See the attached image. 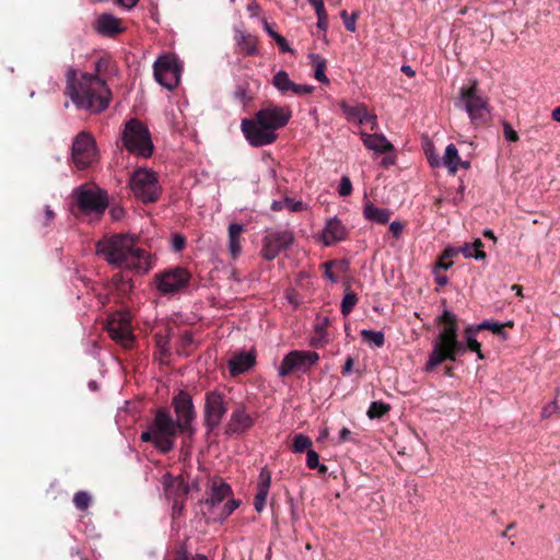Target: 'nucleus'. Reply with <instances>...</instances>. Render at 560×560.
Segmentation results:
<instances>
[{
	"mask_svg": "<svg viewBox=\"0 0 560 560\" xmlns=\"http://www.w3.org/2000/svg\"><path fill=\"white\" fill-rule=\"evenodd\" d=\"M361 140L366 149L376 153L393 152L394 145L382 133L360 132Z\"/></svg>",
	"mask_w": 560,
	"mask_h": 560,
	"instance_id": "4be33fe9",
	"label": "nucleus"
},
{
	"mask_svg": "<svg viewBox=\"0 0 560 560\" xmlns=\"http://www.w3.org/2000/svg\"><path fill=\"white\" fill-rule=\"evenodd\" d=\"M55 218V212L51 210V208L49 206H46L45 207V219H46V222L45 224L51 222Z\"/></svg>",
	"mask_w": 560,
	"mask_h": 560,
	"instance_id": "0e129e2a",
	"label": "nucleus"
},
{
	"mask_svg": "<svg viewBox=\"0 0 560 560\" xmlns=\"http://www.w3.org/2000/svg\"><path fill=\"white\" fill-rule=\"evenodd\" d=\"M479 331L477 326H468L465 329V342H463L466 347V350L469 349L477 353L479 360L483 359V354L480 349V343L476 339V332Z\"/></svg>",
	"mask_w": 560,
	"mask_h": 560,
	"instance_id": "473e14b6",
	"label": "nucleus"
},
{
	"mask_svg": "<svg viewBox=\"0 0 560 560\" xmlns=\"http://www.w3.org/2000/svg\"><path fill=\"white\" fill-rule=\"evenodd\" d=\"M443 165L447 168L448 173L454 175L459 167L468 170L470 167L469 161H462L458 154V150L455 144L450 143L442 158Z\"/></svg>",
	"mask_w": 560,
	"mask_h": 560,
	"instance_id": "393cba45",
	"label": "nucleus"
},
{
	"mask_svg": "<svg viewBox=\"0 0 560 560\" xmlns=\"http://www.w3.org/2000/svg\"><path fill=\"white\" fill-rule=\"evenodd\" d=\"M255 118L269 130L277 132L284 127L291 118V110L279 105H269L258 110Z\"/></svg>",
	"mask_w": 560,
	"mask_h": 560,
	"instance_id": "a211bd4d",
	"label": "nucleus"
},
{
	"mask_svg": "<svg viewBox=\"0 0 560 560\" xmlns=\"http://www.w3.org/2000/svg\"><path fill=\"white\" fill-rule=\"evenodd\" d=\"M357 19H358V13L354 12V13H352V15L350 18H347L346 21L343 22L346 28L349 32H352V33L355 32V30H357V27H355Z\"/></svg>",
	"mask_w": 560,
	"mask_h": 560,
	"instance_id": "603ef678",
	"label": "nucleus"
},
{
	"mask_svg": "<svg viewBox=\"0 0 560 560\" xmlns=\"http://www.w3.org/2000/svg\"><path fill=\"white\" fill-rule=\"evenodd\" d=\"M244 231L243 224L240 223H231L228 229V248L233 259H236L241 252V234Z\"/></svg>",
	"mask_w": 560,
	"mask_h": 560,
	"instance_id": "cd10ccee",
	"label": "nucleus"
},
{
	"mask_svg": "<svg viewBox=\"0 0 560 560\" xmlns=\"http://www.w3.org/2000/svg\"><path fill=\"white\" fill-rule=\"evenodd\" d=\"M185 244H186V240L184 236H182L179 234H174L172 236V248L175 252H180L185 247Z\"/></svg>",
	"mask_w": 560,
	"mask_h": 560,
	"instance_id": "8fccbe9b",
	"label": "nucleus"
},
{
	"mask_svg": "<svg viewBox=\"0 0 560 560\" xmlns=\"http://www.w3.org/2000/svg\"><path fill=\"white\" fill-rule=\"evenodd\" d=\"M400 70H401V72H404L409 78H412L416 74L415 70L410 66H408V65H402Z\"/></svg>",
	"mask_w": 560,
	"mask_h": 560,
	"instance_id": "338daca9",
	"label": "nucleus"
},
{
	"mask_svg": "<svg viewBox=\"0 0 560 560\" xmlns=\"http://www.w3.org/2000/svg\"><path fill=\"white\" fill-rule=\"evenodd\" d=\"M116 2L127 9H132L138 4L139 0H116Z\"/></svg>",
	"mask_w": 560,
	"mask_h": 560,
	"instance_id": "680f3d73",
	"label": "nucleus"
},
{
	"mask_svg": "<svg viewBox=\"0 0 560 560\" xmlns=\"http://www.w3.org/2000/svg\"><path fill=\"white\" fill-rule=\"evenodd\" d=\"M121 140L124 147L133 155L149 158L153 152L150 131L137 118H131L125 124Z\"/></svg>",
	"mask_w": 560,
	"mask_h": 560,
	"instance_id": "39448f33",
	"label": "nucleus"
},
{
	"mask_svg": "<svg viewBox=\"0 0 560 560\" xmlns=\"http://www.w3.org/2000/svg\"><path fill=\"white\" fill-rule=\"evenodd\" d=\"M66 95L73 105L91 114L104 112L110 104L112 92L106 81L88 72L69 68L66 72Z\"/></svg>",
	"mask_w": 560,
	"mask_h": 560,
	"instance_id": "7ed1b4c3",
	"label": "nucleus"
},
{
	"mask_svg": "<svg viewBox=\"0 0 560 560\" xmlns=\"http://www.w3.org/2000/svg\"><path fill=\"white\" fill-rule=\"evenodd\" d=\"M361 335L366 343L377 348L382 347L385 342L384 334L378 330L363 329Z\"/></svg>",
	"mask_w": 560,
	"mask_h": 560,
	"instance_id": "e433bc0d",
	"label": "nucleus"
},
{
	"mask_svg": "<svg viewBox=\"0 0 560 560\" xmlns=\"http://www.w3.org/2000/svg\"><path fill=\"white\" fill-rule=\"evenodd\" d=\"M390 215V210L377 208L372 202H366L363 207L364 219L373 223L385 224L389 221Z\"/></svg>",
	"mask_w": 560,
	"mask_h": 560,
	"instance_id": "c756f323",
	"label": "nucleus"
},
{
	"mask_svg": "<svg viewBox=\"0 0 560 560\" xmlns=\"http://www.w3.org/2000/svg\"><path fill=\"white\" fill-rule=\"evenodd\" d=\"M172 402L177 419L174 420L168 410L158 409L149 428L141 433L142 442H151L164 454L174 448L178 432L194 433L191 422L195 419V408L190 395L180 390L173 397Z\"/></svg>",
	"mask_w": 560,
	"mask_h": 560,
	"instance_id": "f257e3e1",
	"label": "nucleus"
},
{
	"mask_svg": "<svg viewBox=\"0 0 560 560\" xmlns=\"http://www.w3.org/2000/svg\"><path fill=\"white\" fill-rule=\"evenodd\" d=\"M271 485V474L267 468H262L259 472L257 493L254 499L255 510L260 513L265 505Z\"/></svg>",
	"mask_w": 560,
	"mask_h": 560,
	"instance_id": "b1692460",
	"label": "nucleus"
},
{
	"mask_svg": "<svg viewBox=\"0 0 560 560\" xmlns=\"http://www.w3.org/2000/svg\"><path fill=\"white\" fill-rule=\"evenodd\" d=\"M255 423V419L246 411L245 407L235 408L225 424L228 435H238L248 431Z\"/></svg>",
	"mask_w": 560,
	"mask_h": 560,
	"instance_id": "6ab92c4d",
	"label": "nucleus"
},
{
	"mask_svg": "<svg viewBox=\"0 0 560 560\" xmlns=\"http://www.w3.org/2000/svg\"><path fill=\"white\" fill-rule=\"evenodd\" d=\"M310 59L315 67L314 78L324 84H328L329 80L325 74L326 60L317 54H311Z\"/></svg>",
	"mask_w": 560,
	"mask_h": 560,
	"instance_id": "72a5a7b5",
	"label": "nucleus"
},
{
	"mask_svg": "<svg viewBox=\"0 0 560 560\" xmlns=\"http://www.w3.org/2000/svg\"><path fill=\"white\" fill-rule=\"evenodd\" d=\"M94 71L95 73H92L93 75L100 77L106 81V77L115 73L116 70L109 58L102 57L95 61Z\"/></svg>",
	"mask_w": 560,
	"mask_h": 560,
	"instance_id": "f704fd0d",
	"label": "nucleus"
},
{
	"mask_svg": "<svg viewBox=\"0 0 560 560\" xmlns=\"http://www.w3.org/2000/svg\"><path fill=\"white\" fill-rule=\"evenodd\" d=\"M162 483L166 499L172 502L173 517L180 515L189 491L184 478L165 474Z\"/></svg>",
	"mask_w": 560,
	"mask_h": 560,
	"instance_id": "f8f14e48",
	"label": "nucleus"
},
{
	"mask_svg": "<svg viewBox=\"0 0 560 560\" xmlns=\"http://www.w3.org/2000/svg\"><path fill=\"white\" fill-rule=\"evenodd\" d=\"M234 98L244 106L253 100V96L249 94V88L247 83L238 84L235 88Z\"/></svg>",
	"mask_w": 560,
	"mask_h": 560,
	"instance_id": "a19ab883",
	"label": "nucleus"
},
{
	"mask_svg": "<svg viewBox=\"0 0 560 560\" xmlns=\"http://www.w3.org/2000/svg\"><path fill=\"white\" fill-rule=\"evenodd\" d=\"M342 110L348 119L355 120L360 125L372 124L371 129L374 130L377 127L376 116L371 115L364 106H350L347 104L342 105Z\"/></svg>",
	"mask_w": 560,
	"mask_h": 560,
	"instance_id": "a878e982",
	"label": "nucleus"
},
{
	"mask_svg": "<svg viewBox=\"0 0 560 560\" xmlns=\"http://www.w3.org/2000/svg\"><path fill=\"white\" fill-rule=\"evenodd\" d=\"M240 506V500L230 499L228 502L222 506L221 511L218 513V515L214 517L215 520H219L220 522H223L229 515H231L237 508Z\"/></svg>",
	"mask_w": 560,
	"mask_h": 560,
	"instance_id": "37998d69",
	"label": "nucleus"
},
{
	"mask_svg": "<svg viewBox=\"0 0 560 560\" xmlns=\"http://www.w3.org/2000/svg\"><path fill=\"white\" fill-rule=\"evenodd\" d=\"M131 315L127 311L113 314L107 322V331L112 339L128 348L133 342L131 331Z\"/></svg>",
	"mask_w": 560,
	"mask_h": 560,
	"instance_id": "2eb2a0df",
	"label": "nucleus"
},
{
	"mask_svg": "<svg viewBox=\"0 0 560 560\" xmlns=\"http://www.w3.org/2000/svg\"><path fill=\"white\" fill-rule=\"evenodd\" d=\"M275 40L282 52H292L291 47L289 46L287 39L282 35L277 36Z\"/></svg>",
	"mask_w": 560,
	"mask_h": 560,
	"instance_id": "864d4df0",
	"label": "nucleus"
},
{
	"mask_svg": "<svg viewBox=\"0 0 560 560\" xmlns=\"http://www.w3.org/2000/svg\"><path fill=\"white\" fill-rule=\"evenodd\" d=\"M72 160L79 170L92 166L98 160V150L94 137L81 131L72 143Z\"/></svg>",
	"mask_w": 560,
	"mask_h": 560,
	"instance_id": "1a4fd4ad",
	"label": "nucleus"
},
{
	"mask_svg": "<svg viewBox=\"0 0 560 560\" xmlns=\"http://www.w3.org/2000/svg\"><path fill=\"white\" fill-rule=\"evenodd\" d=\"M353 364H354L353 358L352 357H348L346 362H345V365L342 368V374L343 375H349L352 372Z\"/></svg>",
	"mask_w": 560,
	"mask_h": 560,
	"instance_id": "bf43d9fd",
	"label": "nucleus"
},
{
	"mask_svg": "<svg viewBox=\"0 0 560 560\" xmlns=\"http://www.w3.org/2000/svg\"><path fill=\"white\" fill-rule=\"evenodd\" d=\"M190 280V273L183 267H174L154 276L156 289L162 294H173L184 289Z\"/></svg>",
	"mask_w": 560,
	"mask_h": 560,
	"instance_id": "9b49d317",
	"label": "nucleus"
},
{
	"mask_svg": "<svg viewBox=\"0 0 560 560\" xmlns=\"http://www.w3.org/2000/svg\"><path fill=\"white\" fill-rule=\"evenodd\" d=\"M176 560H208L206 556L203 555H195L190 556L186 551L180 552Z\"/></svg>",
	"mask_w": 560,
	"mask_h": 560,
	"instance_id": "5fc2aeb1",
	"label": "nucleus"
},
{
	"mask_svg": "<svg viewBox=\"0 0 560 560\" xmlns=\"http://www.w3.org/2000/svg\"><path fill=\"white\" fill-rule=\"evenodd\" d=\"M460 253V247H450L444 252V258H452Z\"/></svg>",
	"mask_w": 560,
	"mask_h": 560,
	"instance_id": "052dcab7",
	"label": "nucleus"
},
{
	"mask_svg": "<svg viewBox=\"0 0 560 560\" xmlns=\"http://www.w3.org/2000/svg\"><path fill=\"white\" fill-rule=\"evenodd\" d=\"M388 410L389 406L387 404L383 401H373L366 411V416L370 419H376L384 416Z\"/></svg>",
	"mask_w": 560,
	"mask_h": 560,
	"instance_id": "ea45409f",
	"label": "nucleus"
},
{
	"mask_svg": "<svg viewBox=\"0 0 560 560\" xmlns=\"http://www.w3.org/2000/svg\"><path fill=\"white\" fill-rule=\"evenodd\" d=\"M270 208L273 211L288 210L290 212H300L305 209V205L300 200L285 197L281 200H273Z\"/></svg>",
	"mask_w": 560,
	"mask_h": 560,
	"instance_id": "2f4dec72",
	"label": "nucleus"
},
{
	"mask_svg": "<svg viewBox=\"0 0 560 560\" xmlns=\"http://www.w3.org/2000/svg\"><path fill=\"white\" fill-rule=\"evenodd\" d=\"M483 243L480 238H476L472 243H465L463 246H460V253L466 258H474L476 260H483L486 259L487 255L482 250Z\"/></svg>",
	"mask_w": 560,
	"mask_h": 560,
	"instance_id": "7c9ffc66",
	"label": "nucleus"
},
{
	"mask_svg": "<svg viewBox=\"0 0 560 560\" xmlns=\"http://www.w3.org/2000/svg\"><path fill=\"white\" fill-rule=\"evenodd\" d=\"M262 27H264V31L272 38V39H276L277 36H279L280 34L277 33L272 26L268 23L267 20H262Z\"/></svg>",
	"mask_w": 560,
	"mask_h": 560,
	"instance_id": "6e6d98bb",
	"label": "nucleus"
},
{
	"mask_svg": "<svg viewBox=\"0 0 560 560\" xmlns=\"http://www.w3.org/2000/svg\"><path fill=\"white\" fill-rule=\"evenodd\" d=\"M456 106L467 113L471 124H486L490 119V106L488 100L478 93L477 82L459 91Z\"/></svg>",
	"mask_w": 560,
	"mask_h": 560,
	"instance_id": "423d86ee",
	"label": "nucleus"
},
{
	"mask_svg": "<svg viewBox=\"0 0 560 560\" xmlns=\"http://www.w3.org/2000/svg\"><path fill=\"white\" fill-rule=\"evenodd\" d=\"M91 501V494L83 490L75 492L73 497V503L80 511H85L90 506Z\"/></svg>",
	"mask_w": 560,
	"mask_h": 560,
	"instance_id": "79ce46f5",
	"label": "nucleus"
},
{
	"mask_svg": "<svg viewBox=\"0 0 560 560\" xmlns=\"http://www.w3.org/2000/svg\"><path fill=\"white\" fill-rule=\"evenodd\" d=\"M318 360L319 355L315 351L293 350L283 358L278 368V374L280 377H284L293 372L305 373Z\"/></svg>",
	"mask_w": 560,
	"mask_h": 560,
	"instance_id": "9d476101",
	"label": "nucleus"
},
{
	"mask_svg": "<svg viewBox=\"0 0 560 560\" xmlns=\"http://www.w3.org/2000/svg\"><path fill=\"white\" fill-rule=\"evenodd\" d=\"M241 130L247 142L255 148L265 147L273 143L278 133L269 130L259 120L254 118H245L241 122Z\"/></svg>",
	"mask_w": 560,
	"mask_h": 560,
	"instance_id": "4468645a",
	"label": "nucleus"
},
{
	"mask_svg": "<svg viewBox=\"0 0 560 560\" xmlns=\"http://www.w3.org/2000/svg\"><path fill=\"white\" fill-rule=\"evenodd\" d=\"M255 363V357L252 352H241L229 361V368L232 375L241 374L249 370Z\"/></svg>",
	"mask_w": 560,
	"mask_h": 560,
	"instance_id": "c85d7f7f",
	"label": "nucleus"
},
{
	"mask_svg": "<svg viewBox=\"0 0 560 560\" xmlns=\"http://www.w3.org/2000/svg\"><path fill=\"white\" fill-rule=\"evenodd\" d=\"M402 230L404 225L400 221H393L389 223V231L392 232L394 237L399 238Z\"/></svg>",
	"mask_w": 560,
	"mask_h": 560,
	"instance_id": "3c124183",
	"label": "nucleus"
},
{
	"mask_svg": "<svg viewBox=\"0 0 560 560\" xmlns=\"http://www.w3.org/2000/svg\"><path fill=\"white\" fill-rule=\"evenodd\" d=\"M502 328H503V324H499V323H494V322H488V320H485L481 324L477 325V329H479V330H481V329H489V330H491L494 334L503 335L504 336V334L502 331Z\"/></svg>",
	"mask_w": 560,
	"mask_h": 560,
	"instance_id": "49530a36",
	"label": "nucleus"
},
{
	"mask_svg": "<svg viewBox=\"0 0 560 560\" xmlns=\"http://www.w3.org/2000/svg\"><path fill=\"white\" fill-rule=\"evenodd\" d=\"M357 302H358L357 295L352 292H348L341 301L340 310H341L342 315L347 316L353 310Z\"/></svg>",
	"mask_w": 560,
	"mask_h": 560,
	"instance_id": "c03bdc74",
	"label": "nucleus"
},
{
	"mask_svg": "<svg viewBox=\"0 0 560 560\" xmlns=\"http://www.w3.org/2000/svg\"><path fill=\"white\" fill-rule=\"evenodd\" d=\"M350 436H351V431L349 429L343 428L340 430V432H339L340 442H346V441L350 440Z\"/></svg>",
	"mask_w": 560,
	"mask_h": 560,
	"instance_id": "e2e57ef3",
	"label": "nucleus"
},
{
	"mask_svg": "<svg viewBox=\"0 0 560 560\" xmlns=\"http://www.w3.org/2000/svg\"><path fill=\"white\" fill-rule=\"evenodd\" d=\"M311 446L312 440L307 435L300 433L294 436L292 445V451L294 453H303L305 451L307 452L311 450Z\"/></svg>",
	"mask_w": 560,
	"mask_h": 560,
	"instance_id": "4c0bfd02",
	"label": "nucleus"
},
{
	"mask_svg": "<svg viewBox=\"0 0 560 560\" xmlns=\"http://www.w3.org/2000/svg\"><path fill=\"white\" fill-rule=\"evenodd\" d=\"M292 232L272 231L267 233L262 240L261 255L266 260H273L282 250L287 249L293 243Z\"/></svg>",
	"mask_w": 560,
	"mask_h": 560,
	"instance_id": "f3484780",
	"label": "nucleus"
},
{
	"mask_svg": "<svg viewBox=\"0 0 560 560\" xmlns=\"http://www.w3.org/2000/svg\"><path fill=\"white\" fill-rule=\"evenodd\" d=\"M247 11L250 13L252 16H255L259 11V4L257 2H250L247 5Z\"/></svg>",
	"mask_w": 560,
	"mask_h": 560,
	"instance_id": "69168bd1",
	"label": "nucleus"
},
{
	"mask_svg": "<svg viewBox=\"0 0 560 560\" xmlns=\"http://www.w3.org/2000/svg\"><path fill=\"white\" fill-rule=\"evenodd\" d=\"M558 410H559V406H558L557 401H551L542 408L541 417L550 418L552 415L557 413Z\"/></svg>",
	"mask_w": 560,
	"mask_h": 560,
	"instance_id": "09e8293b",
	"label": "nucleus"
},
{
	"mask_svg": "<svg viewBox=\"0 0 560 560\" xmlns=\"http://www.w3.org/2000/svg\"><path fill=\"white\" fill-rule=\"evenodd\" d=\"M317 15V26L323 30V31H326L327 30V13L326 11H323V14H316Z\"/></svg>",
	"mask_w": 560,
	"mask_h": 560,
	"instance_id": "13d9d810",
	"label": "nucleus"
},
{
	"mask_svg": "<svg viewBox=\"0 0 560 560\" xmlns=\"http://www.w3.org/2000/svg\"><path fill=\"white\" fill-rule=\"evenodd\" d=\"M129 187L135 197L143 203L155 202L162 194L158 174L145 167H140L131 173Z\"/></svg>",
	"mask_w": 560,
	"mask_h": 560,
	"instance_id": "0eeeda50",
	"label": "nucleus"
},
{
	"mask_svg": "<svg viewBox=\"0 0 560 560\" xmlns=\"http://www.w3.org/2000/svg\"><path fill=\"white\" fill-rule=\"evenodd\" d=\"M228 411V406L223 394L218 390H210L205 398V425L209 431L219 427L223 416Z\"/></svg>",
	"mask_w": 560,
	"mask_h": 560,
	"instance_id": "dca6fc26",
	"label": "nucleus"
},
{
	"mask_svg": "<svg viewBox=\"0 0 560 560\" xmlns=\"http://www.w3.org/2000/svg\"><path fill=\"white\" fill-rule=\"evenodd\" d=\"M182 71L180 61L172 55L160 56L153 65L156 82L170 91L178 85Z\"/></svg>",
	"mask_w": 560,
	"mask_h": 560,
	"instance_id": "6e6552de",
	"label": "nucleus"
},
{
	"mask_svg": "<svg viewBox=\"0 0 560 560\" xmlns=\"http://www.w3.org/2000/svg\"><path fill=\"white\" fill-rule=\"evenodd\" d=\"M347 236V229L342 222L336 217L327 221L323 230V242L325 245L330 246L336 242L345 240Z\"/></svg>",
	"mask_w": 560,
	"mask_h": 560,
	"instance_id": "5701e85b",
	"label": "nucleus"
},
{
	"mask_svg": "<svg viewBox=\"0 0 560 560\" xmlns=\"http://www.w3.org/2000/svg\"><path fill=\"white\" fill-rule=\"evenodd\" d=\"M394 164H395V158L394 156H385L381 161V165L383 167H388V166L394 165Z\"/></svg>",
	"mask_w": 560,
	"mask_h": 560,
	"instance_id": "774afa93",
	"label": "nucleus"
},
{
	"mask_svg": "<svg viewBox=\"0 0 560 560\" xmlns=\"http://www.w3.org/2000/svg\"><path fill=\"white\" fill-rule=\"evenodd\" d=\"M232 494V489L229 483L221 479H213L210 483L209 495L206 504L211 509L218 508L222 501Z\"/></svg>",
	"mask_w": 560,
	"mask_h": 560,
	"instance_id": "412c9836",
	"label": "nucleus"
},
{
	"mask_svg": "<svg viewBox=\"0 0 560 560\" xmlns=\"http://www.w3.org/2000/svg\"><path fill=\"white\" fill-rule=\"evenodd\" d=\"M96 254L114 268L147 273L152 268L151 255L138 246V238L129 234L105 236L96 243Z\"/></svg>",
	"mask_w": 560,
	"mask_h": 560,
	"instance_id": "f03ea898",
	"label": "nucleus"
},
{
	"mask_svg": "<svg viewBox=\"0 0 560 560\" xmlns=\"http://www.w3.org/2000/svg\"><path fill=\"white\" fill-rule=\"evenodd\" d=\"M96 31L105 36H114L122 31L120 20L112 14H102L96 23Z\"/></svg>",
	"mask_w": 560,
	"mask_h": 560,
	"instance_id": "bb28decb",
	"label": "nucleus"
},
{
	"mask_svg": "<svg viewBox=\"0 0 560 560\" xmlns=\"http://www.w3.org/2000/svg\"><path fill=\"white\" fill-rule=\"evenodd\" d=\"M307 2L314 7L316 14H323V11H326L323 0H307Z\"/></svg>",
	"mask_w": 560,
	"mask_h": 560,
	"instance_id": "4d7b16f0",
	"label": "nucleus"
},
{
	"mask_svg": "<svg viewBox=\"0 0 560 560\" xmlns=\"http://www.w3.org/2000/svg\"><path fill=\"white\" fill-rule=\"evenodd\" d=\"M272 85L281 93H292L294 95H305L313 92V86L307 84L294 83L287 71L279 70L272 78Z\"/></svg>",
	"mask_w": 560,
	"mask_h": 560,
	"instance_id": "aec40b11",
	"label": "nucleus"
},
{
	"mask_svg": "<svg viewBox=\"0 0 560 560\" xmlns=\"http://www.w3.org/2000/svg\"><path fill=\"white\" fill-rule=\"evenodd\" d=\"M352 192V183L348 176H342L338 186V194L341 197H347Z\"/></svg>",
	"mask_w": 560,
	"mask_h": 560,
	"instance_id": "a18cd8bd",
	"label": "nucleus"
},
{
	"mask_svg": "<svg viewBox=\"0 0 560 560\" xmlns=\"http://www.w3.org/2000/svg\"><path fill=\"white\" fill-rule=\"evenodd\" d=\"M73 195L79 209L85 214L100 215L107 208V196L102 190L80 186L74 189Z\"/></svg>",
	"mask_w": 560,
	"mask_h": 560,
	"instance_id": "ddd939ff",
	"label": "nucleus"
},
{
	"mask_svg": "<svg viewBox=\"0 0 560 560\" xmlns=\"http://www.w3.org/2000/svg\"><path fill=\"white\" fill-rule=\"evenodd\" d=\"M235 40L238 46H242L246 55L253 56L258 52L257 43L250 36H247L244 32H237Z\"/></svg>",
	"mask_w": 560,
	"mask_h": 560,
	"instance_id": "c9c22d12",
	"label": "nucleus"
},
{
	"mask_svg": "<svg viewBox=\"0 0 560 560\" xmlns=\"http://www.w3.org/2000/svg\"><path fill=\"white\" fill-rule=\"evenodd\" d=\"M439 322L442 324V328L425 364L427 372L432 371L446 360L455 361L456 355H462L466 352L465 345L457 339L456 315L448 310H444L443 314L439 317Z\"/></svg>",
	"mask_w": 560,
	"mask_h": 560,
	"instance_id": "20e7f679",
	"label": "nucleus"
},
{
	"mask_svg": "<svg viewBox=\"0 0 560 560\" xmlns=\"http://www.w3.org/2000/svg\"><path fill=\"white\" fill-rule=\"evenodd\" d=\"M503 135L504 138L510 142H516L518 140L517 132L513 129V127L509 122H503Z\"/></svg>",
	"mask_w": 560,
	"mask_h": 560,
	"instance_id": "de8ad7c7",
	"label": "nucleus"
},
{
	"mask_svg": "<svg viewBox=\"0 0 560 560\" xmlns=\"http://www.w3.org/2000/svg\"><path fill=\"white\" fill-rule=\"evenodd\" d=\"M306 465L310 469H317L320 474L327 471V466L319 463V455L314 450L306 452Z\"/></svg>",
	"mask_w": 560,
	"mask_h": 560,
	"instance_id": "58836bf2",
	"label": "nucleus"
}]
</instances>
